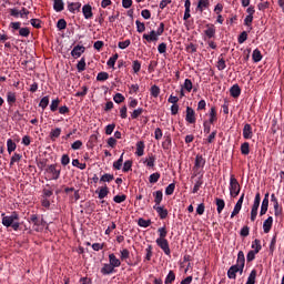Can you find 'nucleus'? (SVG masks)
I'll list each match as a JSON object with an SVG mask.
<instances>
[{"mask_svg": "<svg viewBox=\"0 0 284 284\" xmlns=\"http://www.w3.org/2000/svg\"><path fill=\"white\" fill-rule=\"evenodd\" d=\"M82 12L85 19H92L93 12H92V6L90 3H87L82 7Z\"/></svg>", "mask_w": 284, "mask_h": 284, "instance_id": "6ab92c4d", "label": "nucleus"}, {"mask_svg": "<svg viewBox=\"0 0 284 284\" xmlns=\"http://www.w3.org/2000/svg\"><path fill=\"white\" fill-rule=\"evenodd\" d=\"M160 92H161V88H159V85L156 84L151 85L150 93L152 97L158 98L160 95Z\"/></svg>", "mask_w": 284, "mask_h": 284, "instance_id": "864d4df0", "label": "nucleus"}, {"mask_svg": "<svg viewBox=\"0 0 284 284\" xmlns=\"http://www.w3.org/2000/svg\"><path fill=\"white\" fill-rule=\"evenodd\" d=\"M215 204H216L217 213L221 214V212H223V210L225 207V200H221V197H216L215 199Z\"/></svg>", "mask_w": 284, "mask_h": 284, "instance_id": "cd10ccee", "label": "nucleus"}, {"mask_svg": "<svg viewBox=\"0 0 284 284\" xmlns=\"http://www.w3.org/2000/svg\"><path fill=\"white\" fill-rule=\"evenodd\" d=\"M158 233L160 234V236L156 240V245H158V242H162L165 237H168L166 226H163L162 229H158Z\"/></svg>", "mask_w": 284, "mask_h": 284, "instance_id": "7c9ffc66", "label": "nucleus"}, {"mask_svg": "<svg viewBox=\"0 0 284 284\" xmlns=\"http://www.w3.org/2000/svg\"><path fill=\"white\" fill-rule=\"evenodd\" d=\"M53 194V189L50 186V183H47L45 187L43 189V195L49 199V196H52Z\"/></svg>", "mask_w": 284, "mask_h": 284, "instance_id": "5fc2aeb1", "label": "nucleus"}, {"mask_svg": "<svg viewBox=\"0 0 284 284\" xmlns=\"http://www.w3.org/2000/svg\"><path fill=\"white\" fill-rule=\"evenodd\" d=\"M165 31V23L161 22L156 30H151L149 34L144 33L142 39L152 43V41H159V37H161Z\"/></svg>", "mask_w": 284, "mask_h": 284, "instance_id": "f03ea898", "label": "nucleus"}, {"mask_svg": "<svg viewBox=\"0 0 284 284\" xmlns=\"http://www.w3.org/2000/svg\"><path fill=\"white\" fill-rule=\"evenodd\" d=\"M175 280H176V275L174 271H170L164 280V284H172V282H175Z\"/></svg>", "mask_w": 284, "mask_h": 284, "instance_id": "ea45409f", "label": "nucleus"}, {"mask_svg": "<svg viewBox=\"0 0 284 284\" xmlns=\"http://www.w3.org/2000/svg\"><path fill=\"white\" fill-rule=\"evenodd\" d=\"M49 103H50V97L47 95V97H42L39 105H40V108H42V110H45V108H48Z\"/></svg>", "mask_w": 284, "mask_h": 284, "instance_id": "3c124183", "label": "nucleus"}, {"mask_svg": "<svg viewBox=\"0 0 284 284\" xmlns=\"http://www.w3.org/2000/svg\"><path fill=\"white\" fill-rule=\"evenodd\" d=\"M83 52H85L84 45H74L73 50L71 51V54L72 57H74V59H79V57H81Z\"/></svg>", "mask_w": 284, "mask_h": 284, "instance_id": "a211bd4d", "label": "nucleus"}, {"mask_svg": "<svg viewBox=\"0 0 284 284\" xmlns=\"http://www.w3.org/2000/svg\"><path fill=\"white\" fill-rule=\"evenodd\" d=\"M185 121H187V123H196V112L191 105L186 106Z\"/></svg>", "mask_w": 284, "mask_h": 284, "instance_id": "1a4fd4ad", "label": "nucleus"}, {"mask_svg": "<svg viewBox=\"0 0 284 284\" xmlns=\"http://www.w3.org/2000/svg\"><path fill=\"white\" fill-rule=\"evenodd\" d=\"M133 161L131 159L124 161V165L122 168L123 172H130L132 170Z\"/></svg>", "mask_w": 284, "mask_h": 284, "instance_id": "052dcab7", "label": "nucleus"}, {"mask_svg": "<svg viewBox=\"0 0 284 284\" xmlns=\"http://www.w3.org/2000/svg\"><path fill=\"white\" fill-rule=\"evenodd\" d=\"M102 275H112V262H109V264H104L101 268Z\"/></svg>", "mask_w": 284, "mask_h": 284, "instance_id": "f704fd0d", "label": "nucleus"}, {"mask_svg": "<svg viewBox=\"0 0 284 284\" xmlns=\"http://www.w3.org/2000/svg\"><path fill=\"white\" fill-rule=\"evenodd\" d=\"M248 39V34L246 32V30H244L243 32H241V34L239 36V43H244L246 40Z\"/></svg>", "mask_w": 284, "mask_h": 284, "instance_id": "69168bd1", "label": "nucleus"}, {"mask_svg": "<svg viewBox=\"0 0 284 284\" xmlns=\"http://www.w3.org/2000/svg\"><path fill=\"white\" fill-rule=\"evenodd\" d=\"M158 246L165 255L171 256V248L166 237H164L161 242H158Z\"/></svg>", "mask_w": 284, "mask_h": 284, "instance_id": "f8f14e48", "label": "nucleus"}, {"mask_svg": "<svg viewBox=\"0 0 284 284\" xmlns=\"http://www.w3.org/2000/svg\"><path fill=\"white\" fill-rule=\"evenodd\" d=\"M156 212L160 219H166V216H169V211L168 209H164V206H160L159 209H156Z\"/></svg>", "mask_w": 284, "mask_h": 284, "instance_id": "49530a36", "label": "nucleus"}, {"mask_svg": "<svg viewBox=\"0 0 284 284\" xmlns=\"http://www.w3.org/2000/svg\"><path fill=\"white\" fill-rule=\"evenodd\" d=\"M109 192L110 191L106 186V183L104 184V186H101V189L99 190V199H102V203H104V199L105 196H108Z\"/></svg>", "mask_w": 284, "mask_h": 284, "instance_id": "473e14b6", "label": "nucleus"}, {"mask_svg": "<svg viewBox=\"0 0 284 284\" xmlns=\"http://www.w3.org/2000/svg\"><path fill=\"white\" fill-rule=\"evenodd\" d=\"M252 248L256 256L257 253H260V251H262L261 240H254V242H252Z\"/></svg>", "mask_w": 284, "mask_h": 284, "instance_id": "e433bc0d", "label": "nucleus"}, {"mask_svg": "<svg viewBox=\"0 0 284 284\" xmlns=\"http://www.w3.org/2000/svg\"><path fill=\"white\" fill-rule=\"evenodd\" d=\"M183 88L187 92H192V90H193V81H192V79H185L184 83H183Z\"/></svg>", "mask_w": 284, "mask_h": 284, "instance_id": "09e8293b", "label": "nucleus"}, {"mask_svg": "<svg viewBox=\"0 0 284 284\" xmlns=\"http://www.w3.org/2000/svg\"><path fill=\"white\" fill-rule=\"evenodd\" d=\"M244 266H245V255H244L243 251H239V253H237V273H240V275H242V273L244 271Z\"/></svg>", "mask_w": 284, "mask_h": 284, "instance_id": "9b49d317", "label": "nucleus"}, {"mask_svg": "<svg viewBox=\"0 0 284 284\" xmlns=\"http://www.w3.org/2000/svg\"><path fill=\"white\" fill-rule=\"evenodd\" d=\"M241 92H242V90H241L239 83H234V85H232L230 89L231 97H234V98H239Z\"/></svg>", "mask_w": 284, "mask_h": 284, "instance_id": "b1692460", "label": "nucleus"}, {"mask_svg": "<svg viewBox=\"0 0 284 284\" xmlns=\"http://www.w3.org/2000/svg\"><path fill=\"white\" fill-rule=\"evenodd\" d=\"M209 115H210V119H209L210 125L212 126V123H214L219 119L217 112H216V105H212V108L210 109Z\"/></svg>", "mask_w": 284, "mask_h": 284, "instance_id": "5701e85b", "label": "nucleus"}, {"mask_svg": "<svg viewBox=\"0 0 284 284\" xmlns=\"http://www.w3.org/2000/svg\"><path fill=\"white\" fill-rule=\"evenodd\" d=\"M260 204H261V193H256L254 203H253L252 210H251V221H255L257 213H258Z\"/></svg>", "mask_w": 284, "mask_h": 284, "instance_id": "0eeeda50", "label": "nucleus"}, {"mask_svg": "<svg viewBox=\"0 0 284 284\" xmlns=\"http://www.w3.org/2000/svg\"><path fill=\"white\" fill-rule=\"evenodd\" d=\"M146 256L144 257V262H151L152 257H153V246L150 244L146 247Z\"/></svg>", "mask_w": 284, "mask_h": 284, "instance_id": "a18cd8bd", "label": "nucleus"}, {"mask_svg": "<svg viewBox=\"0 0 284 284\" xmlns=\"http://www.w3.org/2000/svg\"><path fill=\"white\" fill-rule=\"evenodd\" d=\"M67 26H68V23H67L65 19L58 20L57 28L59 30H65Z\"/></svg>", "mask_w": 284, "mask_h": 284, "instance_id": "338daca9", "label": "nucleus"}, {"mask_svg": "<svg viewBox=\"0 0 284 284\" xmlns=\"http://www.w3.org/2000/svg\"><path fill=\"white\" fill-rule=\"evenodd\" d=\"M236 273H239L237 262L233 266H231L227 271L229 280H236Z\"/></svg>", "mask_w": 284, "mask_h": 284, "instance_id": "4be33fe9", "label": "nucleus"}, {"mask_svg": "<svg viewBox=\"0 0 284 284\" xmlns=\"http://www.w3.org/2000/svg\"><path fill=\"white\" fill-rule=\"evenodd\" d=\"M123 156H124V152L120 154V158L118 159V161H113V168H115V170H121L123 165Z\"/></svg>", "mask_w": 284, "mask_h": 284, "instance_id": "c03bdc74", "label": "nucleus"}, {"mask_svg": "<svg viewBox=\"0 0 284 284\" xmlns=\"http://www.w3.org/2000/svg\"><path fill=\"white\" fill-rule=\"evenodd\" d=\"M23 154L19 153V152H14L10 159V166L12 168V165H14V163L21 161Z\"/></svg>", "mask_w": 284, "mask_h": 284, "instance_id": "4c0bfd02", "label": "nucleus"}, {"mask_svg": "<svg viewBox=\"0 0 284 284\" xmlns=\"http://www.w3.org/2000/svg\"><path fill=\"white\" fill-rule=\"evenodd\" d=\"M252 59L255 63H258L260 61H262L263 54L261 50H258V48H255V50H253Z\"/></svg>", "mask_w": 284, "mask_h": 284, "instance_id": "bb28decb", "label": "nucleus"}, {"mask_svg": "<svg viewBox=\"0 0 284 284\" xmlns=\"http://www.w3.org/2000/svg\"><path fill=\"white\" fill-rule=\"evenodd\" d=\"M144 150H145L144 141H138L135 154H138V156H143Z\"/></svg>", "mask_w": 284, "mask_h": 284, "instance_id": "393cba45", "label": "nucleus"}, {"mask_svg": "<svg viewBox=\"0 0 284 284\" xmlns=\"http://www.w3.org/2000/svg\"><path fill=\"white\" fill-rule=\"evenodd\" d=\"M154 196V210L158 212V207H161V203L163 201V191H155L153 193Z\"/></svg>", "mask_w": 284, "mask_h": 284, "instance_id": "ddd939ff", "label": "nucleus"}, {"mask_svg": "<svg viewBox=\"0 0 284 284\" xmlns=\"http://www.w3.org/2000/svg\"><path fill=\"white\" fill-rule=\"evenodd\" d=\"M7 101L9 105L17 103V93L12 91L7 92Z\"/></svg>", "mask_w": 284, "mask_h": 284, "instance_id": "c85d7f7f", "label": "nucleus"}, {"mask_svg": "<svg viewBox=\"0 0 284 284\" xmlns=\"http://www.w3.org/2000/svg\"><path fill=\"white\" fill-rule=\"evenodd\" d=\"M143 108H136L135 110H133V112H131V119H138V116L143 114Z\"/></svg>", "mask_w": 284, "mask_h": 284, "instance_id": "e2e57ef3", "label": "nucleus"}, {"mask_svg": "<svg viewBox=\"0 0 284 284\" xmlns=\"http://www.w3.org/2000/svg\"><path fill=\"white\" fill-rule=\"evenodd\" d=\"M125 199H128L126 195H115L113 197V201H115V203H123V201H125Z\"/></svg>", "mask_w": 284, "mask_h": 284, "instance_id": "774afa93", "label": "nucleus"}, {"mask_svg": "<svg viewBox=\"0 0 284 284\" xmlns=\"http://www.w3.org/2000/svg\"><path fill=\"white\" fill-rule=\"evenodd\" d=\"M241 153L242 154H250V143H248V141H244V143L241 144Z\"/></svg>", "mask_w": 284, "mask_h": 284, "instance_id": "6e6d98bb", "label": "nucleus"}, {"mask_svg": "<svg viewBox=\"0 0 284 284\" xmlns=\"http://www.w3.org/2000/svg\"><path fill=\"white\" fill-rule=\"evenodd\" d=\"M110 74L109 72H99L97 80L98 81H106L109 79Z\"/></svg>", "mask_w": 284, "mask_h": 284, "instance_id": "0e129e2a", "label": "nucleus"}, {"mask_svg": "<svg viewBox=\"0 0 284 284\" xmlns=\"http://www.w3.org/2000/svg\"><path fill=\"white\" fill-rule=\"evenodd\" d=\"M272 226H273V217H267V220H265L263 224L264 233H270Z\"/></svg>", "mask_w": 284, "mask_h": 284, "instance_id": "2f4dec72", "label": "nucleus"}, {"mask_svg": "<svg viewBox=\"0 0 284 284\" xmlns=\"http://www.w3.org/2000/svg\"><path fill=\"white\" fill-rule=\"evenodd\" d=\"M113 101H115V103H122L125 101V97L121 92H116L113 97Z\"/></svg>", "mask_w": 284, "mask_h": 284, "instance_id": "680f3d73", "label": "nucleus"}, {"mask_svg": "<svg viewBox=\"0 0 284 284\" xmlns=\"http://www.w3.org/2000/svg\"><path fill=\"white\" fill-rule=\"evenodd\" d=\"M53 10H55V12H62V10H64V1L53 0Z\"/></svg>", "mask_w": 284, "mask_h": 284, "instance_id": "a878e982", "label": "nucleus"}, {"mask_svg": "<svg viewBox=\"0 0 284 284\" xmlns=\"http://www.w3.org/2000/svg\"><path fill=\"white\" fill-rule=\"evenodd\" d=\"M118 59H119V54H118V52H115V54L110 57V59L108 60V65H110L111 68H114Z\"/></svg>", "mask_w": 284, "mask_h": 284, "instance_id": "bf43d9fd", "label": "nucleus"}, {"mask_svg": "<svg viewBox=\"0 0 284 284\" xmlns=\"http://www.w3.org/2000/svg\"><path fill=\"white\" fill-rule=\"evenodd\" d=\"M61 132H62L61 128H53L50 131V139L52 141H55V139H58L60 136Z\"/></svg>", "mask_w": 284, "mask_h": 284, "instance_id": "c9c22d12", "label": "nucleus"}, {"mask_svg": "<svg viewBox=\"0 0 284 284\" xmlns=\"http://www.w3.org/2000/svg\"><path fill=\"white\" fill-rule=\"evenodd\" d=\"M204 181H203V174H200L197 176V179L195 180L194 186H193V194H196V192H199V190H201L202 185H203Z\"/></svg>", "mask_w": 284, "mask_h": 284, "instance_id": "412c9836", "label": "nucleus"}, {"mask_svg": "<svg viewBox=\"0 0 284 284\" xmlns=\"http://www.w3.org/2000/svg\"><path fill=\"white\" fill-rule=\"evenodd\" d=\"M2 217V225L6 226V229H12L13 231H19L21 224L19 222V213L17 211H13L11 215H6V213H1Z\"/></svg>", "mask_w": 284, "mask_h": 284, "instance_id": "f257e3e1", "label": "nucleus"}, {"mask_svg": "<svg viewBox=\"0 0 284 284\" xmlns=\"http://www.w3.org/2000/svg\"><path fill=\"white\" fill-rule=\"evenodd\" d=\"M159 179H161V172H152L149 176L150 183H158Z\"/></svg>", "mask_w": 284, "mask_h": 284, "instance_id": "de8ad7c7", "label": "nucleus"}, {"mask_svg": "<svg viewBox=\"0 0 284 284\" xmlns=\"http://www.w3.org/2000/svg\"><path fill=\"white\" fill-rule=\"evenodd\" d=\"M9 28H11L12 32L19 30L20 37H30V28H21V21L11 22Z\"/></svg>", "mask_w": 284, "mask_h": 284, "instance_id": "39448f33", "label": "nucleus"}, {"mask_svg": "<svg viewBox=\"0 0 284 284\" xmlns=\"http://www.w3.org/2000/svg\"><path fill=\"white\" fill-rule=\"evenodd\" d=\"M268 203H270V193H265V196L262 201V205H261V216H263V214H266L267 210H268Z\"/></svg>", "mask_w": 284, "mask_h": 284, "instance_id": "dca6fc26", "label": "nucleus"}, {"mask_svg": "<svg viewBox=\"0 0 284 284\" xmlns=\"http://www.w3.org/2000/svg\"><path fill=\"white\" fill-rule=\"evenodd\" d=\"M59 105H60V99H59V98L53 99V100L51 101V104H50V110H51L52 112H55V111L58 110Z\"/></svg>", "mask_w": 284, "mask_h": 284, "instance_id": "13d9d810", "label": "nucleus"}, {"mask_svg": "<svg viewBox=\"0 0 284 284\" xmlns=\"http://www.w3.org/2000/svg\"><path fill=\"white\" fill-rule=\"evenodd\" d=\"M82 3L80 1L71 2L68 1V10L72 12V14H75V12H80Z\"/></svg>", "mask_w": 284, "mask_h": 284, "instance_id": "2eb2a0df", "label": "nucleus"}, {"mask_svg": "<svg viewBox=\"0 0 284 284\" xmlns=\"http://www.w3.org/2000/svg\"><path fill=\"white\" fill-rule=\"evenodd\" d=\"M163 150H171L172 149V136L171 134L164 135V141H162Z\"/></svg>", "mask_w": 284, "mask_h": 284, "instance_id": "aec40b11", "label": "nucleus"}, {"mask_svg": "<svg viewBox=\"0 0 284 284\" xmlns=\"http://www.w3.org/2000/svg\"><path fill=\"white\" fill-rule=\"evenodd\" d=\"M113 179H114V174H111V173H109V172H105L104 174H102V176H101V179H100V182H111V181H113Z\"/></svg>", "mask_w": 284, "mask_h": 284, "instance_id": "8fccbe9b", "label": "nucleus"}, {"mask_svg": "<svg viewBox=\"0 0 284 284\" xmlns=\"http://www.w3.org/2000/svg\"><path fill=\"white\" fill-rule=\"evenodd\" d=\"M209 6H210V0H200L197 3L196 10H199L200 12H203L204 8H209Z\"/></svg>", "mask_w": 284, "mask_h": 284, "instance_id": "79ce46f5", "label": "nucleus"}, {"mask_svg": "<svg viewBox=\"0 0 284 284\" xmlns=\"http://www.w3.org/2000/svg\"><path fill=\"white\" fill-rule=\"evenodd\" d=\"M151 224H152V220H144V217H140L138 220V226H141L142 229H149Z\"/></svg>", "mask_w": 284, "mask_h": 284, "instance_id": "72a5a7b5", "label": "nucleus"}, {"mask_svg": "<svg viewBox=\"0 0 284 284\" xmlns=\"http://www.w3.org/2000/svg\"><path fill=\"white\" fill-rule=\"evenodd\" d=\"M120 260L122 262H128V260H130V251L128 248L120 251Z\"/></svg>", "mask_w": 284, "mask_h": 284, "instance_id": "a19ab883", "label": "nucleus"}, {"mask_svg": "<svg viewBox=\"0 0 284 284\" xmlns=\"http://www.w3.org/2000/svg\"><path fill=\"white\" fill-rule=\"evenodd\" d=\"M85 67H87L85 58L82 57L80 59V61L78 62L77 68H78L79 72H83L85 70Z\"/></svg>", "mask_w": 284, "mask_h": 284, "instance_id": "4d7b16f0", "label": "nucleus"}, {"mask_svg": "<svg viewBox=\"0 0 284 284\" xmlns=\"http://www.w3.org/2000/svg\"><path fill=\"white\" fill-rule=\"evenodd\" d=\"M256 277H257V271L254 268L253 271H251V273L247 277L246 284H255Z\"/></svg>", "mask_w": 284, "mask_h": 284, "instance_id": "58836bf2", "label": "nucleus"}, {"mask_svg": "<svg viewBox=\"0 0 284 284\" xmlns=\"http://www.w3.org/2000/svg\"><path fill=\"white\" fill-rule=\"evenodd\" d=\"M18 145L16 143V141H13V139H8L7 140V150L9 152V154H11V152H14V150H17Z\"/></svg>", "mask_w": 284, "mask_h": 284, "instance_id": "c756f323", "label": "nucleus"}, {"mask_svg": "<svg viewBox=\"0 0 284 284\" xmlns=\"http://www.w3.org/2000/svg\"><path fill=\"white\" fill-rule=\"evenodd\" d=\"M204 33L209 39H213L216 34V27L214 26V23H207Z\"/></svg>", "mask_w": 284, "mask_h": 284, "instance_id": "4468645a", "label": "nucleus"}, {"mask_svg": "<svg viewBox=\"0 0 284 284\" xmlns=\"http://www.w3.org/2000/svg\"><path fill=\"white\" fill-rule=\"evenodd\" d=\"M241 192V185L239 183V179H236L235 174H231L230 176V194L231 196H239Z\"/></svg>", "mask_w": 284, "mask_h": 284, "instance_id": "20e7f679", "label": "nucleus"}, {"mask_svg": "<svg viewBox=\"0 0 284 284\" xmlns=\"http://www.w3.org/2000/svg\"><path fill=\"white\" fill-rule=\"evenodd\" d=\"M61 170L62 168L58 163H50L49 165L45 166L48 179H59Z\"/></svg>", "mask_w": 284, "mask_h": 284, "instance_id": "7ed1b4c3", "label": "nucleus"}, {"mask_svg": "<svg viewBox=\"0 0 284 284\" xmlns=\"http://www.w3.org/2000/svg\"><path fill=\"white\" fill-rule=\"evenodd\" d=\"M226 67H227L226 61H225L223 54H220L219 61H217V70H225Z\"/></svg>", "mask_w": 284, "mask_h": 284, "instance_id": "37998d69", "label": "nucleus"}, {"mask_svg": "<svg viewBox=\"0 0 284 284\" xmlns=\"http://www.w3.org/2000/svg\"><path fill=\"white\" fill-rule=\"evenodd\" d=\"M253 135H254V132H253V128H252L251 123H245V125L243 128V138L252 139Z\"/></svg>", "mask_w": 284, "mask_h": 284, "instance_id": "f3484780", "label": "nucleus"}, {"mask_svg": "<svg viewBox=\"0 0 284 284\" xmlns=\"http://www.w3.org/2000/svg\"><path fill=\"white\" fill-rule=\"evenodd\" d=\"M205 163H206V159L203 156V154H196L195 163L193 166L194 176H197V174H201L200 168H204Z\"/></svg>", "mask_w": 284, "mask_h": 284, "instance_id": "423d86ee", "label": "nucleus"}, {"mask_svg": "<svg viewBox=\"0 0 284 284\" xmlns=\"http://www.w3.org/2000/svg\"><path fill=\"white\" fill-rule=\"evenodd\" d=\"M109 262H111L112 273H116L115 268H120V266L122 264L121 260H119V257H116V255H114V253H111L109 255Z\"/></svg>", "mask_w": 284, "mask_h": 284, "instance_id": "9d476101", "label": "nucleus"}, {"mask_svg": "<svg viewBox=\"0 0 284 284\" xmlns=\"http://www.w3.org/2000/svg\"><path fill=\"white\" fill-rule=\"evenodd\" d=\"M30 224H33L36 227L34 231L39 232L41 230V226L44 224L43 217H39V215H30L29 217Z\"/></svg>", "mask_w": 284, "mask_h": 284, "instance_id": "6e6552de", "label": "nucleus"}, {"mask_svg": "<svg viewBox=\"0 0 284 284\" xmlns=\"http://www.w3.org/2000/svg\"><path fill=\"white\" fill-rule=\"evenodd\" d=\"M132 68H133V72H135V74H138L142 68L141 61H139V59H135L132 63Z\"/></svg>", "mask_w": 284, "mask_h": 284, "instance_id": "603ef678", "label": "nucleus"}]
</instances>
